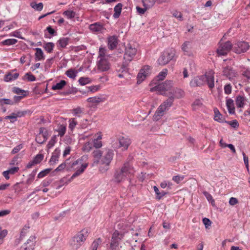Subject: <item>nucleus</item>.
<instances>
[{"label":"nucleus","instance_id":"f257e3e1","mask_svg":"<svg viewBox=\"0 0 250 250\" xmlns=\"http://www.w3.org/2000/svg\"><path fill=\"white\" fill-rule=\"evenodd\" d=\"M89 234V229L86 228L78 232L69 240V247L72 250H78L84 243Z\"/></svg>","mask_w":250,"mask_h":250},{"label":"nucleus","instance_id":"f03ea898","mask_svg":"<svg viewBox=\"0 0 250 250\" xmlns=\"http://www.w3.org/2000/svg\"><path fill=\"white\" fill-rule=\"evenodd\" d=\"M136 53L137 49L135 47H132L129 43L127 44L124 56V61L121 67L122 72L127 71L128 63L133 59Z\"/></svg>","mask_w":250,"mask_h":250},{"label":"nucleus","instance_id":"7ed1b4c3","mask_svg":"<svg viewBox=\"0 0 250 250\" xmlns=\"http://www.w3.org/2000/svg\"><path fill=\"white\" fill-rule=\"evenodd\" d=\"M133 172V168L130 166L129 163H125L121 169L117 170L115 172V180L116 182L120 183L125 180L129 174Z\"/></svg>","mask_w":250,"mask_h":250},{"label":"nucleus","instance_id":"20e7f679","mask_svg":"<svg viewBox=\"0 0 250 250\" xmlns=\"http://www.w3.org/2000/svg\"><path fill=\"white\" fill-rule=\"evenodd\" d=\"M175 56V52L172 49L164 51L158 59V63L160 65H165L172 60Z\"/></svg>","mask_w":250,"mask_h":250},{"label":"nucleus","instance_id":"39448f33","mask_svg":"<svg viewBox=\"0 0 250 250\" xmlns=\"http://www.w3.org/2000/svg\"><path fill=\"white\" fill-rule=\"evenodd\" d=\"M114 151L111 149H105V153L101 160V164L105 165V167L104 168V171L100 168V170L102 172H104L108 169V166H109L111 161L113 160L114 156Z\"/></svg>","mask_w":250,"mask_h":250},{"label":"nucleus","instance_id":"423d86ee","mask_svg":"<svg viewBox=\"0 0 250 250\" xmlns=\"http://www.w3.org/2000/svg\"><path fill=\"white\" fill-rule=\"evenodd\" d=\"M173 82L170 80H166L163 83L158 84L154 87L150 88V91L153 92L155 91H166L171 89L173 86Z\"/></svg>","mask_w":250,"mask_h":250},{"label":"nucleus","instance_id":"0eeeda50","mask_svg":"<svg viewBox=\"0 0 250 250\" xmlns=\"http://www.w3.org/2000/svg\"><path fill=\"white\" fill-rule=\"evenodd\" d=\"M250 48L249 43L245 41L238 42L233 47V51L238 54L246 52Z\"/></svg>","mask_w":250,"mask_h":250},{"label":"nucleus","instance_id":"6e6552de","mask_svg":"<svg viewBox=\"0 0 250 250\" xmlns=\"http://www.w3.org/2000/svg\"><path fill=\"white\" fill-rule=\"evenodd\" d=\"M233 49L232 43L229 41H227L220 44L217 49V53L219 55L225 56L231 49Z\"/></svg>","mask_w":250,"mask_h":250},{"label":"nucleus","instance_id":"1a4fd4ad","mask_svg":"<svg viewBox=\"0 0 250 250\" xmlns=\"http://www.w3.org/2000/svg\"><path fill=\"white\" fill-rule=\"evenodd\" d=\"M122 237V234H120L118 230L115 231L111 238L110 243L111 250H116L117 248L119 246V241L121 240Z\"/></svg>","mask_w":250,"mask_h":250},{"label":"nucleus","instance_id":"9d476101","mask_svg":"<svg viewBox=\"0 0 250 250\" xmlns=\"http://www.w3.org/2000/svg\"><path fill=\"white\" fill-rule=\"evenodd\" d=\"M150 67L148 65L144 66L139 71L137 75L138 84L141 83L150 73Z\"/></svg>","mask_w":250,"mask_h":250},{"label":"nucleus","instance_id":"9b49d317","mask_svg":"<svg viewBox=\"0 0 250 250\" xmlns=\"http://www.w3.org/2000/svg\"><path fill=\"white\" fill-rule=\"evenodd\" d=\"M36 237L31 236L27 241L20 248V250H34L36 245Z\"/></svg>","mask_w":250,"mask_h":250},{"label":"nucleus","instance_id":"f8f14e48","mask_svg":"<svg viewBox=\"0 0 250 250\" xmlns=\"http://www.w3.org/2000/svg\"><path fill=\"white\" fill-rule=\"evenodd\" d=\"M97 67L102 72L108 71L110 68V64L107 58H100L97 62Z\"/></svg>","mask_w":250,"mask_h":250},{"label":"nucleus","instance_id":"ddd939ff","mask_svg":"<svg viewBox=\"0 0 250 250\" xmlns=\"http://www.w3.org/2000/svg\"><path fill=\"white\" fill-rule=\"evenodd\" d=\"M206 83V76H197L192 79L189 83L190 86L196 87L203 85Z\"/></svg>","mask_w":250,"mask_h":250},{"label":"nucleus","instance_id":"4468645a","mask_svg":"<svg viewBox=\"0 0 250 250\" xmlns=\"http://www.w3.org/2000/svg\"><path fill=\"white\" fill-rule=\"evenodd\" d=\"M223 75L228 78L229 80H233L236 76L237 73L231 67L226 66L224 68L223 70Z\"/></svg>","mask_w":250,"mask_h":250},{"label":"nucleus","instance_id":"2eb2a0df","mask_svg":"<svg viewBox=\"0 0 250 250\" xmlns=\"http://www.w3.org/2000/svg\"><path fill=\"white\" fill-rule=\"evenodd\" d=\"M89 28L93 33H102L105 29L104 25L99 22L91 24Z\"/></svg>","mask_w":250,"mask_h":250},{"label":"nucleus","instance_id":"dca6fc26","mask_svg":"<svg viewBox=\"0 0 250 250\" xmlns=\"http://www.w3.org/2000/svg\"><path fill=\"white\" fill-rule=\"evenodd\" d=\"M118 44V38L116 35L110 36L107 39V45L110 50H114Z\"/></svg>","mask_w":250,"mask_h":250},{"label":"nucleus","instance_id":"f3484780","mask_svg":"<svg viewBox=\"0 0 250 250\" xmlns=\"http://www.w3.org/2000/svg\"><path fill=\"white\" fill-rule=\"evenodd\" d=\"M118 141L120 144V147H123L125 150H126L128 148L131 142L130 139L125 137H120Z\"/></svg>","mask_w":250,"mask_h":250},{"label":"nucleus","instance_id":"a211bd4d","mask_svg":"<svg viewBox=\"0 0 250 250\" xmlns=\"http://www.w3.org/2000/svg\"><path fill=\"white\" fill-rule=\"evenodd\" d=\"M87 166L88 163L82 164L81 168L77 170V171L71 176L70 178L68 180V182H71L75 178L78 177L83 173Z\"/></svg>","mask_w":250,"mask_h":250},{"label":"nucleus","instance_id":"6ab92c4d","mask_svg":"<svg viewBox=\"0 0 250 250\" xmlns=\"http://www.w3.org/2000/svg\"><path fill=\"white\" fill-rule=\"evenodd\" d=\"M213 111L214 113L213 119L215 121L220 123L226 122V121L225 120V118L223 117V115L221 114L217 108H214Z\"/></svg>","mask_w":250,"mask_h":250},{"label":"nucleus","instance_id":"aec40b11","mask_svg":"<svg viewBox=\"0 0 250 250\" xmlns=\"http://www.w3.org/2000/svg\"><path fill=\"white\" fill-rule=\"evenodd\" d=\"M103 154V152L99 149H96L92 152V155L94 157V164H98L100 162L101 163V160L102 159V156Z\"/></svg>","mask_w":250,"mask_h":250},{"label":"nucleus","instance_id":"412c9836","mask_svg":"<svg viewBox=\"0 0 250 250\" xmlns=\"http://www.w3.org/2000/svg\"><path fill=\"white\" fill-rule=\"evenodd\" d=\"M166 110V107L160 105L156 111L153 118L154 120L158 121L164 115V111Z\"/></svg>","mask_w":250,"mask_h":250},{"label":"nucleus","instance_id":"4be33fe9","mask_svg":"<svg viewBox=\"0 0 250 250\" xmlns=\"http://www.w3.org/2000/svg\"><path fill=\"white\" fill-rule=\"evenodd\" d=\"M206 76V83H207L208 87L212 89L214 87V79L212 74H208L204 75Z\"/></svg>","mask_w":250,"mask_h":250},{"label":"nucleus","instance_id":"5701e85b","mask_svg":"<svg viewBox=\"0 0 250 250\" xmlns=\"http://www.w3.org/2000/svg\"><path fill=\"white\" fill-rule=\"evenodd\" d=\"M226 105L229 114H233L235 113V107L233 100L230 98L227 99L226 101Z\"/></svg>","mask_w":250,"mask_h":250},{"label":"nucleus","instance_id":"b1692460","mask_svg":"<svg viewBox=\"0 0 250 250\" xmlns=\"http://www.w3.org/2000/svg\"><path fill=\"white\" fill-rule=\"evenodd\" d=\"M184 95V91L181 89L174 88L170 92L169 96H173L177 98H180Z\"/></svg>","mask_w":250,"mask_h":250},{"label":"nucleus","instance_id":"393cba45","mask_svg":"<svg viewBox=\"0 0 250 250\" xmlns=\"http://www.w3.org/2000/svg\"><path fill=\"white\" fill-rule=\"evenodd\" d=\"M36 53L35 54V59L36 61L44 60L45 56L42 50L40 48H36L35 49Z\"/></svg>","mask_w":250,"mask_h":250},{"label":"nucleus","instance_id":"a878e982","mask_svg":"<svg viewBox=\"0 0 250 250\" xmlns=\"http://www.w3.org/2000/svg\"><path fill=\"white\" fill-rule=\"evenodd\" d=\"M19 76V74L18 73L12 74L9 72L4 76V80L6 82H10L11 81L16 80L18 78Z\"/></svg>","mask_w":250,"mask_h":250},{"label":"nucleus","instance_id":"bb28decb","mask_svg":"<svg viewBox=\"0 0 250 250\" xmlns=\"http://www.w3.org/2000/svg\"><path fill=\"white\" fill-rule=\"evenodd\" d=\"M245 98L241 95H238L236 98V105L238 108H242L245 105Z\"/></svg>","mask_w":250,"mask_h":250},{"label":"nucleus","instance_id":"cd10ccee","mask_svg":"<svg viewBox=\"0 0 250 250\" xmlns=\"http://www.w3.org/2000/svg\"><path fill=\"white\" fill-rule=\"evenodd\" d=\"M123 4L121 3H118L114 8V13L113 17L115 19H117L121 15Z\"/></svg>","mask_w":250,"mask_h":250},{"label":"nucleus","instance_id":"c85d7f7f","mask_svg":"<svg viewBox=\"0 0 250 250\" xmlns=\"http://www.w3.org/2000/svg\"><path fill=\"white\" fill-rule=\"evenodd\" d=\"M60 151L58 150V149L56 148L53 154H52L50 160L49 164L50 165H53L55 163H56L58 161V158L59 156Z\"/></svg>","mask_w":250,"mask_h":250},{"label":"nucleus","instance_id":"c756f323","mask_svg":"<svg viewBox=\"0 0 250 250\" xmlns=\"http://www.w3.org/2000/svg\"><path fill=\"white\" fill-rule=\"evenodd\" d=\"M189 44V42H185L182 45V50L184 52V54L188 56H190L192 55V53L188 47Z\"/></svg>","mask_w":250,"mask_h":250},{"label":"nucleus","instance_id":"7c9ffc66","mask_svg":"<svg viewBox=\"0 0 250 250\" xmlns=\"http://www.w3.org/2000/svg\"><path fill=\"white\" fill-rule=\"evenodd\" d=\"M174 101V97L169 96L168 98L161 104L163 107H166V109L167 110L173 104Z\"/></svg>","mask_w":250,"mask_h":250},{"label":"nucleus","instance_id":"2f4dec72","mask_svg":"<svg viewBox=\"0 0 250 250\" xmlns=\"http://www.w3.org/2000/svg\"><path fill=\"white\" fill-rule=\"evenodd\" d=\"M106 100V98L104 97H90L87 99V101L89 103L98 104L100 102H104Z\"/></svg>","mask_w":250,"mask_h":250},{"label":"nucleus","instance_id":"473e14b6","mask_svg":"<svg viewBox=\"0 0 250 250\" xmlns=\"http://www.w3.org/2000/svg\"><path fill=\"white\" fill-rule=\"evenodd\" d=\"M18 40L15 39H8L5 40L0 42L1 45L2 46H9L16 44L17 43Z\"/></svg>","mask_w":250,"mask_h":250},{"label":"nucleus","instance_id":"72a5a7b5","mask_svg":"<svg viewBox=\"0 0 250 250\" xmlns=\"http://www.w3.org/2000/svg\"><path fill=\"white\" fill-rule=\"evenodd\" d=\"M153 189L157 195L156 199L158 200H160L163 197L165 196L167 193V192H165L164 190L159 191L158 188L156 186H154Z\"/></svg>","mask_w":250,"mask_h":250},{"label":"nucleus","instance_id":"f704fd0d","mask_svg":"<svg viewBox=\"0 0 250 250\" xmlns=\"http://www.w3.org/2000/svg\"><path fill=\"white\" fill-rule=\"evenodd\" d=\"M55 44L53 42H44L43 47L48 53H51L53 50Z\"/></svg>","mask_w":250,"mask_h":250},{"label":"nucleus","instance_id":"c9c22d12","mask_svg":"<svg viewBox=\"0 0 250 250\" xmlns=\"http://www.w3.org/2000/svg\"><path fill=\"white\" fill-rule=\"evenodd\" d=\"M167 69H164L162 71L160 72L159 74L156 77L154 80H153V82L154 81H162L166 77L167 75Z\"/></svg>","mask_w":250,"mask_h":250},{"label":"nucleus","instance_id":"e433bc0d","mask_svg":"<svg viewBox=\"0 0 250 250\" xmlns=\"http://www.w3.org/2000/svg\"><path fill=\"white\" fill-rule=\"evenodd\" d=\"M66 84V82L64 80H61L59 83L52 86L53 90H61Z\"/></svg>","mask_w":250,"mask_h":250},{"label":"nucleus","instance_id":"4c0bfd02","mask_svg":"<svg viewBox=\"0 0 250 250\" xmlns=\"http://www.w3.org/2000/svg\"><path fill=\"white\" fill-rule=\"evenodd\" d=\"M156 0H142V2L144 7H146L149 9L153 6L155 4Z\"/></svg>","mask_w":250,"mask_h":250},{"label":"nucleus","instance_id":"58836bf2","mask_svg":"<svg viewBox=\"0 0 250 250\" xmlns=\"http://www.w3.org/2000/svg\"><path fill=\"white\" fill-rule=\"evenodd\" d=\"M69 40L68 38L63 37L60 38L58 41L60 47L62 48H65L68 44Z\"/></svg>","mask_w":250,"mask_h":250},{"label":"nucleus","instance_id":"ea45409f","mask_svg":"<svg viewBox=\"0 0 250 250\" xmlns=\"http://www.w3.org/2000/svg\"><path fill=\"white\" fill-rule=\"evenodd\" d=\"M30 6L37 11H41L43 9V5L42 2L37 4L36 2L33 1L30 3Z\"/></svg>","mask_w":250,"mask_h":250},{"label":"nucleus","instance_id":"a19ab883","mask_svg":"<svg viewBox=\"0 0 250 250\" xmlns=\"http://www.w3.org/2000/svg\"><path fill=\"white\" fill-rule=\"evenodd\" d=\"M77 73L78 72L77 70L72 69H70L66 71L65 74L68 77L70 78L75 79L77 76Z\"/></svg>","mask_w":250,"mask_h":250},{"label":"nucleus","instance_id":"79ce46f5","mask_svg":"<svg viewBox=\"0 0 250 250\" xmlns=\"http://www.w3.org/2000/svg\"><path fill=\"white\" fill-rule=\"evenodd\" d=\"M63 15L66 17L68 19H72L76 16V12L71 10H66L63 12Z\"/></svg>","mask_w":250,"mask_h":250},{"label":"nucleus","instance_id":"37998d69","mask_svg":"<svg viewBox=\"0 0 250 250\" xmlns=\"http://www.w3.org/2000/svg\"><path fill=\"white\" fill-rule=\"evenodd\" d=\"M4 104L13 105L14 102L9 99L1 98L0 99V105L3 106Z\"/></svg>","mask_w":250,"mask_h":250},{"label":"nucleus","instance_id":"c03bdc74","mask_svg":"<svg viewBox=\"0 0 250 250\" xmlns=\"http://www.w3.org/2000/svg\"><path fill=\"white\" fill-rule=\"evenodd\" d=\"M102 240L100 238L95 240L91 245L92 250H97L98 246L102 243Z\"/></svg>","mask_w":250,"mask_h":250},{"label":"nucleus","instance_id":"a18cd8bd","mask_svg":"<svg viewBox=\"0 0 250 250\" xmlns=\"http://www.w3.org/2000/svg\"><path fill=\"white\" fill-rule=\"evenodd\" d=\"M25 79H26L29 82H33L36 80L35 76L31 74V72H28L25 74L22 79L25 80Z\"/></svg>","mask_w":250,"mask_h":250},{"label":"nucleus","instance_id":"49530a36","mask_svg":"<svg viewBox=\"0 0 250 250\" xmlns=\"http://www.w3.org/2000/svg\"><path fill=\"white\" fill-rule=\"evenodd\" d=\"M52 168H48L44 169L43 170L41 171L38 175V178H42L44 177H45L47 174L49 173L52 170Z\"/></svg>","mask_w":250,"mask_h":250},{"label":"nucleus","instance_id":"de8ad7c7","mask_svg":"<svg viewBox=\"0 0 250 250\" xmlns=\"http://www.w3.org/2000/svg\"><path fill=\"white\" fill-rule=\"evenodd\" d=\"M203 194L206 197L208 201L209 202L211 203L212 206H214L215 204V201L213 199L211 195L207 191H204Z\"/></svg>","mask_w":250,"mask_h":250},{"label":"nucleus","instance_id":"09e8293b","mask_svg":"<svg viewBox=\"0 0 250 250\" xmlns=\"http://www.w3.org/2000/svg\"><path fill=\"white\" fill-rule=\"evenodd\" d=\"M43 155L42 154H37L33 159V163L34 164H40L43 159Z\"/></svg>","mask_w":250,"mask_h":250},{"label":"nucleus","instance_id":"8fccbe9b","mask_svg":"<svg viewBox=\"0 0 250 250\" xmlns=\"http://www.w3.org/2000/svg\"><path fill=\"white\" fill-rule=\"evenodd\" d=\"M56 131H57L59 133L58 135L62 137L64 135L66 132V127L65 125H61L59 126L58 129Z\"/></svg>","mask_w":250,"mask_h":250},{"label":"nucleus","instance_id":"3c124183","mask_svg":"<svg viewBox=\"0 0 250 250\" xmlns=\"http://www.w3.org/2000/svg\"><path fill=\"white\" fill-rule=\"evenodd\" d=\"M37 171V169L34 170L31 174H29V177L27 180V183L30 184L34 179L35 175Z\"/></svg>","mask_w":250,"mask_h":250},{"label":"nucleus","instance_id":"603ef678","mask_svg":"<svg viewBox=\"0 0 250 250\" xmlns=\"http://www.w3.org/2000/svg\"><path fill=\"white\" fill-rule=\"evenodd\" d=\"M225 123L229 125L231 127H232L234 128H238L239 125L238 122L236 120H233L231 121H226Z\"/></svg>","mask_w":250,"mask_h":250},{"label":"nucleus","instance_id":"864d4df0","mask_svg":"<svg viewBox=\"0 0 250 250\" xmlns=\"http://www.w3.org/2000/svg\"><path fill=\"white\" fill-rule=\"evenodd\" d=\"M40 133L38 135L41 136L42 138H47L48 132L44 127H41L39 129Z\"/></svg>","mask_w":250,"mask_h":250},{"label":"nucleus","instance_id":"5fc2aeb1","mask_svg":"<svg viewBox=\"0 0 250 250\" xmlns=\"http://www.w3.org/2000/svg\"><path fill=\"white\" fill-rule=\"evenodd\" d=\"M30 227L28 226L25 225L24 227L22 228L21 234H20V239H22L26 235L27 232Z\"/></svg>","mask_w":250,"mask_h":250},{"label":"nucleus","instance_id":"6e6d98bb","mask_svg":"<svg viewBox=\"0 0 250 250\" xmlns=\"http://www.w3.org/2000/svg\"><path fill=\"white\" fill-rule=\"evenodd\" d=\"M106 51V49L105 48L100 47L99 48L98 58H106V56H105Z\"/></svg>","mask_w":250,"mask_h":250},{"label":"nucleus","instance_id":"4d7b16f0","mask_svg":"<svg viewBox=\"0 0 250 250\" xmlns=\"http://www.w3.org/2000/svg\"><path fill=\"white\" fill-rule=\"evenodd\" d=\"M12 92L17 94H21V95L26 92L25 90L21 89L18 87H14L12 89Z\"/></svg>","mask_w":250,"mask_h":250},{"label":"nucleus","instance_id":"13d9d810","mask_svg":"<svg viewBox=\"0 0 250 250\" xmlns=\"http://www.w3.org/2000/svg\"><path fill=\"white\" fill-rule=\"evenodd\" d=\"M66 166V164L65 163H63L60 165L58 167H57L52 172V175H54L55 172H58L61 171L62 170H63Z\"/></svg>","mask_w":250,"mask_h":250},{"label":"nucleus","instance_id":"bf43d9fd","mask_svg":"<svg viewBox=\"0 0 250 250\" xmlns=\"http://www.w3.org/2000/svg\"><path fill=\"white\" fill-rule=\"evenodd\" d=\"M242 75L247 78V79H250V69L247 68L241 70Z\"/></svg>","mask_w":250,"mask_h":250},{"label":"nucleus","instance_id":"052dcab7","mask_svg":"<svg viewBox=\"0 0 250 250\" xmlns=\"http://www.w3.org/2000/svg\"><path fill=\"white\" fill-rule=\"evenodd\" d=\"M90 82L88 78L81 77L79 80L80 84L82 85H85Z\"/></svg>","mask_w":250,"mask_h":250},{"label":"nucleus","instance_id":"680f3d73","mask_svg":"<svg viewBox=\"0 0 250 250\" xmlns=\"http://www.w3.org/2000/svg\"><path fill=\"white\" fill-rule=\"evenodd\" d=\"M232 86L230 83L227 84L224 86V92L226 94L229 95L231 93Z\"/></svg>","mask_w":250,"mask_h":250},{"label":"nucleus","instance_id":"e2e57ef3","mask_svg":"<svg viewBox=\"0 0 250 250\" xmlns=\"http://www.w3.org/2000/svg\"><path fill=\"white\" fill-rule=\"evenodd\" d=\"M57 136L56 135H53L50 141L49 142L47 146L48 148H50L52 147L56 142Z\"/></svg>","mask_w":250,"mask_h":250},{"label":"nucleus","instance_id":"0e129e2a","mask_svg":"<svg viewBox=\"0 0 250 250\" xmlns=\"http://www.w3.org/2000/svg\"><path fill=\"white\" fill-rule=\"evenodd\" d=\"M45 31H47L48 32V33L51 36L57 35V32L53 28H52L51 26H48V27H47Z\"/></svg>","mask_w":250,"mask_h":250},{"label":"nucleus","instance_id":"69168bd1","mask_svg":"<svg viewBox=\"0 0 250 250\" xmlns=\"http://www.w3.org/2000/svg\"><path fill=\"white\" fill-rule=\"evenodd\" d=\"M92 146H93V145H92V143H91L88 142V143H85L83 147V151H85L87 152L91 150V149L92 148Z\"/></svg>","mask_w":250,"mask_h":250},{"label":"nucleus","instance_id":"338daca9","mask_svg":"<svg viewBox=\"0 0 250 250\" xmlns=\"http://www.w3.org/2000/svg\"><path fill=\"white\" fill-rule=\"evenodd\" d=\"M47 138H42L40 135H37L36 138V141L38 144H43L47 140Z\"/></svg>","mask_w":250,"mask_h":250},{"label":"nucleus","instance_id":"774afa93","mask_svg":"<svg viewBox=\"0 0 250 250\" xmlns=\"http://www.w3.org/2000/svg\"><path fill=\"white\" fill-rule=\"evenodd\" d=\"M184 178V176L176 175L172 177V180L176 182L177 184H179L182 181Z\"/></svg>","mask_w":250,"mask_h":250}]
</instances>
